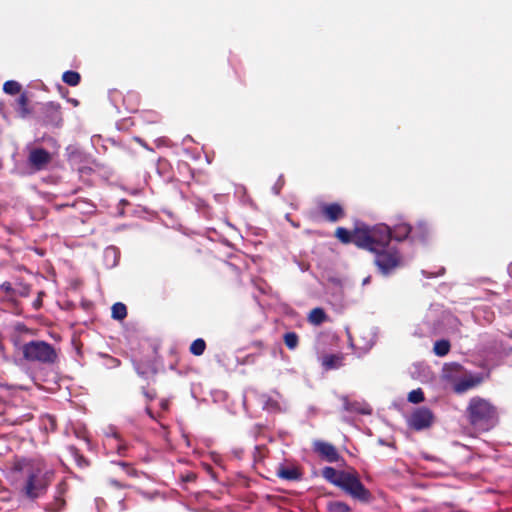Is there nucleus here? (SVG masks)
<instances>
[{
	"label": "nucleus",
	"mask_w": 512,
	"mask_h": 512,
	"mask_svg": "<svg viewBox=\"0 0 512 512\" xmlns=\"http://www.w3.org/2000/svg\"><path fill=\"white\" fill-rule=\"evenodd\" d=\"M451 345L448 340L441 339L435 342L433 351L437 356L443 357L450 351Z\"/></svg>",
	"instance_id": "bb28decb"
},
{
	"label": "nucleus",
	"mask_w": 512,
	"mask_h": 512,
	"mask_svg": "<svg viewBox=\"0 0 512 512\" xmlns=\"http://www.w3.org/2000/svg\"><path fill=\"white\" fill-rule=\"evenodd\" d=\"M374 254V265L382 276H390L404 265L402 253L395 246H388Z\"/></svg>",
	"instance_id": "39448f33"
},
{
	"label": "nucleus",
	"mask_w": 512,
	"mask_h": 512,
	"mask_svg": "<svg viewBox=\"0 0 512 512\" xmlns=\"http://www.w3.org/2000/svg\"><path fill=\"white\" fill-rule=\"evenodd\" d=\"M283 341H284L285 346L289 350L293 351L299 345V335L296 332H293V331L286 332L283 335Z\"/></svg>",
	"instance_id": "5701e85b"
},
{
	"label": "nucleus",
	"mask_w": 512,
	"mask_h": 512,
	"mask_svg": "<svg viewBox=\"0 0 512 512\" xmlns=\"http://www.w3.org/2000/svg\"><path fill=\"white\" fill-rule=\"evenodd\" d=\"M62 81L69 86H77L81 81V76L76 71L68 70L63 73Z\"/></svg>",
	"instance_id": "a878e982"
},
{
	"label": "nucleus",
	"mask_w": 512,
	"mask_h": 512,
	"mask_svg": "<svg viewBox=\"0 0 512 512\" xmlns=\"http://www.w3.org/2000/svg\"><path fill=\"white\" fill-rule=\"evenodd\" d=\"M18 104L21 108V111H22V115L25 116L29 113V110L27 108L28 106V97L26 96V94H21L20 97L18 98Z\"/></svg>",
	"instance_id": "e433bc0d"
},
{
	"label": "nucleus",
	"mask_w": 512,
	"mask_h": 512,
	"mask_svg": "<svg viewBox=\"0 0 512 512\" xmlns=\"http://www.w3.org/2000/svg\"><path fill=\"white\" fill-rule=\"evenodd\" d=\"M52 161V156L44 148H34L28 156V164L35 171L44 170Z\"/></svg>",
	"instance_id": "9d476101"
},
{
	"label": "nucleus",
	"mask_w": 512,
	"mask_h": 512,
	"mask_svg": "<svg viewBox=\"0 0 512 512\" xmlns=\"http://www.w3.org/2000/svg\"><path fill=\"white\" fill-rule=\"evenodd\" d=\"M392 230V239L402 242L406 240L413 233V226L408 223H399L395 225Z\"/></svg>",
	"instance_id": "f3484780"
},
{
	"label": "nucleus",
	"mask_w": 512,
	"mask_h": 512,
	"mask_svg": "<svg viewBox=\"0 0 512 512\" xmlns=\"http://www.w3.org/2000/svg\"><path fill=\"white\" fill-rule=\"evenodd\" d=\"M17 331L19 332H22V333H31L32 334V331L31 329H29L26 325L24 324H18L17 327H16Z\"/></svg>",
	"instance_id": "c03bdc74"
},
{
	"label": "nucleus",
	"mask_w": 512,
	"mask_h": 512,
	"mask_svg": "<svg viewBox=\"0 0 512 512\" xmlns=\"http://www.w3.org/2000/svg\"><path fill=\"white\" fill-rule=\"evenodd\" d=\"M313 451L323 460L334 463L341 457L336 447L323 440H315L312 444Z\"/></svg>",
	"instance_id": "1a4fd4ad"
},
{
	"label": "nucleus",
	"mask_w": 512,
	"mask_h": 512,
	"mask_svg": "<svg viewBox=\"0 0 512 512\" xmlns=\"http://www.w3.org/2000/svg\"><path fill=\"white\" fill-rule=\"evenodd\" d=\"M23 359L29 363L53 366L58 363L59 356L56 348L43 340H32L21 347Z\"/></svg>",
	"instance_id": "20e7f679"
},
{
	"label": "nucleus",
	"mask_w": 512,
	"mask_h": 512,
	"mask_svg": "<svg viewBox=\"0 0 512 512\" xmlns=\"http://www.w3.org/2000/svg\"><path fill=\"white\" fill-rule=\"evenodd\" d=\"M347 471L344 470H336L333 467L327 466L322 469V476L329 483L333 484L336 487L340 486L342 479L345 477Z\"/></svg>",
	"instance_id": "4468645a"
},
{
	"label": "nucleus",
	"mask_w": 512,
	"mask_h": 512,
	"mask_svg": "<svg viewBox=\"0 0 512 512\" xmlns=\"http://www.w3.org/2000/svg\"><path fill=\"white\" fill-rule=\"evenodd\" d=\"M3 91L10 95H16L21 91V85L17 81L9 80L4 83Z\"/></svg>",
	"instance_id": "7c9ffc66"
},
{
	"label": "nucleus",
	"mask_w": 512,
	"mask_h": 512,
	"mask_svg": "<svg viewBox=\"0 0 512 512\" xmlns=\"http://www.w3.org/2000/svg\"><path fill=\"white\" fill-rule=\"evenodd\" d=\"M196 478L197 476L193 472H188L180 476L181 481L184 483L195 482Z\"/></svg>",
	"instance_id": "58836bf2"
},
{
	"label": "nucleus",
	"mask_w": 512,
	"mask_h": 512,
	"mask_svg": "<svg viewBox=\"0 0 512 512\" xmlns=\"http://www.w3.org/2000/svg\"><path fill=\"white\" fill-rule=\"evenodd\" d=\"M338 488L360 503H370L373 500L372 493L363 485L358 472L354 469L347 471Z\"/></svg>",
	"instance_id": "423d86ee"
},
{
	"label": "nucleus",
	"mask_w": 512,
	"mask_h": 512,
	"mask_svg": "<svg viewBox=\"0 0 512 512\" xmlns=\"http://www.w3.org/2000/svg\"><path fill=\"white\" fill-rule=\"evenodd\" d=\"M424 399H425L424 393H423L422 389H420V388L412 390L408 394V401L411 403H414V404L421 403L424 401Z\"/></svg>",
	"instance_id": "473e14b6"
},
{
	"label": "nucleus",
	"mask_w": 512,
	"mask_h": 512,
	"mask_svg": "<svg viewBox=\"0 0 512 512\" xmlns=\"http://www.w3.org/2000/svg\"><path fill=\"white\" fill-rule=\"evenodd\" d=\"M368 282H369V277H368V278H366V279L363 281V283H364V284H366V283H368Z\"/></svg>",
	"instance_id": "3c124183"
},
{
	"label": "nucleus",
	"mask_w": 512,
	"mask_h": 512,
	"mask_svg": "<svg viewBox=\"0 0 512 512\" xmlns=\"http://www.w3.org/2000/svg\"><path fill=\"white\" fill-rule=\"evenodd\" d=\"M362 230L356 232V246L360 249L378 252L388 246L392 240V230L386 224L374 226L361 225Z\"/></svg>",
	"instance_id": "7ed1b4c3"
},
{
	"label": "nucleus",
	"mask_w": 512,
	"mask_h": 512,
	"mask_svg": "<svg viewBox=\"0 0 512 512\" xmlns=\"http://www.w3.org/2000/svg\"><path fill=\"white\" fill-rule=\"evenodd\" d=\"M510 269L512 270V265H511Z\"/></svg>",
	"instance_id": "864d4df0"
},
{
	"label": "nucleus",
	"mask_w": 512,
	"mask_h": 512,
	"mask_svg": "<svg viewBox=\"0 0 512 512\" xmlns=\"http://www.w3.org/2000/svg\"><path fill=\"white\" fill-rule=\"evenodd\" d=\"M48 419H49V421H50V423H51V425H52V428L54 429V428H55V426H56L54 417H52V416H48Z\"/></svg>",
	"instance_id": "de8ad7c7"
},
{
	"label": "nucleus",
	"mask_w": 512,
	"mask_h": 512,
	"mask_svg": "<svg viewBox=\"0 0 512 512\" xmlns=\"http://www.w3.org/2000/svg\"><path fill=\"white\" fill-rule=\"evenodd\" d=\"M276 475L284 480L299 481L303 477V472L296 466H279Z\"/></svg>",
	"instance_id": "ddd939ff"
},
{
	"label": "nucleus",
	"mask_w": 512,
	"mask_h": 512,
	"mask_svg": "<svg viewBox=\"0 0 512 512\" xmlns=\"http://www.w3.org/2000/svg\"><path fill=\"white\" fill-rule=\"evenodd\" d=\"M69 490V484L68 482L66 481V479H62L57 485H56V488H55V494L57 495H60V496H65V494L68 492Z\"/></svg>",
	"instance_id": "f704fd0d"
},
{
	"label": "nucleus",
	"mask_w": 512,
	"mask_h": 512,
	"mask_svg": "<svg viewBox=\"0 0 512 512\" xmlns=\"http://www.w3.org/2000/svg\"><path fill=\"white\" fill-rule=\"evenodd\" d=\"M283 184H284V179H283V177L281 176V177L278 179V181H277V183H276V185H275V187H274V189H275V193H276V194H279V193H280V189L282 188Z\"/></svg>",
	"instance_id": "79ce46f5"
},
{
	"label": "nucleus",
	"mask_w": 512,
	"mask_h": 512,
	"mask_svg": "<svg viewBox=\"0 0 512 512\" xmlns=\"http://www.w3.org/2000/svg\"><path fill=\"white\" fill-rule=\"evenodd\" d=\"M307 320L310 324L319 326L328 320V315L323 308L316 307L309 312Z\"/></svg>",
	"instance_id": "6ab92c4d"
},
{
	"label": "nucleus",
	"mask_w": 512,
	"mask_h": 512,
	"mask_svg": "<svg viewBox=\"0 0 512 512\" xmlns=\"http://www.w3.org/2000/svg\"><path fill=\"white\" fill-rule=\"evenodd\" d=\"M127 445L126 444H119L116 448L117 450V453L121 456H125L126 455V451H127Z\"/></svg>",
	"instance_id": "a19ab883"
},
{
	"label": "nucleus",
	"mask_w": 512,
	"mask_h": 512,
	"mask_svg": "<svg viewBox=\"0 0 512 512\" xmlns=\"http://www.w3.org/2000/svg\"><path fill=\"white\" fill-rule=\"evenodd\" d=\"M145 412L147 413V415H148L151 419H155L154 414H153V412L151 411V409H150L149 405H147V406H146V408H145Z\"/></svg>",
	"instance_id": "49530a36"
},
{
	"label": "nucleus",
	"mask_w": 512,
	"mask_h": 512,
	"mask_svg": "<svg viewBox=\"0 0 512 512\" xmlns=\"http://www.w3.org/2000/svg\"><path fill=\"white\" fill-rule=\"evenodd\" d=\"M510 337L512 338V333L510 334Z\"/></svg>",
	"instance_id": "603ef678"
},
{
	"label": "nucleus",
	"mask_w": 512,
	"mask_h": 512,
	"mask_svg": "<svg viewBox=\"0 0 512 512\" xmlns=\"http://www.w3.org/2000/svg\"><path fill=\"white\" fill-rule=\"evenodd\" d=\"M141 392L148 402L153 401L157 397V392L155 389H147L146 387H142Z\"/></svg>",
	"instance_id": "4c0bfd02"
},
{
	"label": "nucleus",
	"mask_w": 512,
	"mask_h": 512,
	"mask_svg": "<svg viewBox=\"0 0 512 512\" xmlns=\"http://www.w3.org/2000/svg\"><path fill=\"white\" fill-rule=\"evenodd\" d=\"M427 231V224L425 222H419L416 226L413 227L412 239L424 238L427 234Z\"/></svg>",
	"instance_id": "2f4dec72"
},
{
	"label": "nucleus",
	"mask_w": 512,
	"mask_h": 512,
	"mask_svg": "<svg viewBox=\"0 0 512 512\" xmlns=\"http://www.w3.org/2000/svg\"><path fill=\"white\" fill-rule=\"evenodd\" d=\"M67 449L79 468H86L89 466V460L80 452V450L77 447L71 445L68 446Z\"/></svg>",
	"instance_id": "412c9836"
},
{
	"label": "nucleus",
	"mask_w": 512,
	"mask_h": 512,
	"mask_svg": "<svg viewBox=\"0 0 512 512\" xmlns=\"http://www.w3.org/2000/svg\"><path fill=\"white\" fill-rule=\"evenodd\" d=\"M283 184H284V179H283V177L281 176V177L278 179V181H277V183H276V185H275V187H274V189H275V193H276V194H279V193H280V189L282 188Z\"/></svg>",
	"instance_id": "37998d69"
},
{
	"label": "nucleus",
	"mask_w": 512,
	"mask_h": 512,
	"mask_svg": "<svg viewBox=\"0 0 512 512\" xmlns=\"http://www.w3.org/2000/svg\"><path fill=\"white\" fill-rule=\"evenodd\" d=\"M328 512H351L350 506L342 501H330L327 503Z\"/></svg>",
	"instance_id": "c756f323"
},
{
	"label": "nucleus",
	"mask_w": 512,
	"mask_h": 512,
	"mask_svg": "<svg viewBox=\"0 0 512 512\" xmlns=\"http://www.w3.org/2000/svg\"><path fill=\"white\" fill-rule=\"evenodd\" d=\"M111 316L113 319L119 320V321L125 319L127 316V308H126L125 304H123L121 302H117V303L113 304L112 308H111Z\"/></svg>",
	"instance_id": "393cba45"
},
{
	"label": "nucleus",
	"mask_w": 512,
	"mask_h": 512,
	"mask_svg": "<svg viewBox=\"0 0 512 512\" xmlns=\"http://www.w3.org/2000/svg\"><path fill=\"white\" fill-rule=\"evenodd\" d=\"M16 469H22L24 480L21 493L29 500L34 501L44 496L55 478L54 469L48 467L43 459H33L16 465Z\"/></svg>",
	"instance_id": "f257e3e1"
},
{
	"label": "nucleus",
	"mask_w": 512,
	"mask_h": 512,
	"mask_svg": "<svg viewBox=\"0 0 512 512\" xmlns=\"http://www.w3.org/2000/svg\"><path fill=\"white\" fill-rule=\"evenodd\" d=\"M109 253H115V250L113 248L107 249L106 254H109Z\"/></svg>",
	"instance_id": "8fccbe9b"
},
{
	"label": "nucleus",
	"mask_w": 512,
	"mask_h": 512,
	"mask_svg": "<svg viewBox=\"0 0 512 512\" xmlns=\"http://www.w3.org/2000/svg\"><path fill=\"white\" fill-rule=\"evenodd\" d=\"M321 217L328 222L335 223L343 219L346 215L343 206L340 203L322 202L318 206Z\"/></svg>",
	"instance_id": "6e6552de"
},
{
	"label": "nucleus",
	"mask_w": 512,
	"mask_h": 512,
	"mask_svg": "<svg viewBox=\"0 0 512 512\" xmlns=\"http://www.w3.org/2000/svg\"><path fill=\"white\" fill-rule=\"evenodd\" d=\"M44 123L53 127H61L63 123L59 103L49 102L44 106Z\"/></svg>",
	"instance_id": "9b49d317"
},
{
	"label": "nucleus",
	"mask_w": 512,
	"mask_h": 512,
	"mask_svg": "<svg viewBox=\"0 0 512 512\" xmlns=\"http://www.w3.org/2000/svg\"><path fill=\"white\" fill-rule=\"evenodd\" d=\"M32 419V415L30 413L23 414L19 417H10L9 414L6 416V420L12 425H21L25 422H28Z\"/></svg>",
	"instance_id": "72a5a7b5"
},
{
	"label": "nucleus",
	"mask_w": 512,
	"mask_h": 512,
	"mask_svg": "<svg viewBox=\"0 0 512 512\" xmlns=\"http://www.w3.org/2000/svg\"><path fill=\"white\" fill-rule=\"evenodd\" d=\"M160 406H161V408H162L163 410H165V411H166V410H168V408H169V402H168V400H166V399L161 400V402H160Z\"/></svg>",
	"instance_id": "a18cd8bd"
},
{
	"label": "nucleus",
	"mask_w": 512,
	"mask_h": 512,
	"mask_svg": "<svg viewBox=\"0 0 512 512\" xmlns=\"http://www.w3.org/2000/svg\"><path fill=\"white\" fill-rule=\"evenodd\" d=\"M362 230L361 225L356 226L352 231L344 227L335 230V237L343 244L353 243L356 246V232Z\"/></svg>",
	"instance_id": "dca6fc26"
},
{
	"label": "nucleus",
	"mask_w": 512,
	"mask_h": 512,
	"mask_svg": "<svg viewBox=\"0 0 512 512\" xmlns=\"http://www.w3.org/2000/svg\"><path fill=\"white\" fill-rule=\"evenodd\" d=\"M465 413L469 424L478 431H489L499 422L498 407L480 396L469 400Z\"/></svg>",
	"instance_id": "f03ea898"
},
{
	"label": "nucleus",
	"mask_w": 512,
	"mask_h": 512,
	"mask_svg": "<svg viewBox=\"0 0 512 512\" xmlns=\"http://www.w3.org/2000/svg\"><path fill=\"white\" fill-rule=\"evenodd\" d=\"M106 485L107 489L111 492L113 490H123L132 488L130 484L115 478H108L106 481Z\"/></svg>",
	"instance_id": "c85d7f7f"
},
{
	"label": "nucleus",
	"mask_w": 512,
	"mask_h": 512,
	"mask_svg": "<svg viewBox=\"0 0 512 512\" xmlns=\"http://www.w3.org/2000/svg\"><path fill=\"white\" fill-rule=\"evenodd\" d=\"M343 403V408L347 412L359 413L362 415L370 414L371 410L365 407L362 403L358 401H350L347 396H343L341 398Z\"/></svg>",
	"instance_id": "a211bd4d"
},
{
	"label": "nucleus",
	"mask_w": 512,
	"mask_h": 512,
	"mask_svg": "<svg viewBox=\"0 0 512 512\" xmlns=\"http://www.w3.org/2000/svg\"><path fill=\"white\" fill-rule=\"evenodd\" d=\"M345 355L343 353L326 354L321 359V365L324 370H334L344 365Z\"/></svg>",
	"instance_id": "f8f14e48"
},
{
	"label": "nucleus",
	"mask_w": 512,
	"mask_h": 512,
	"mask_svg": "<svg viewBox=\"0 0 512 512\" xmlns=\"http://www.w3.org/2000/svg\"><path fill=\"white\" fill-rule=\"evenodd\" d=\"M65 506V498L63 496L55 494L53 501L47 504L45 509L47 512H60L61 510L64 509Z\"/></svg>",
	"instance_id": "4be33fe9"
},
{
	"label": "nucleus",
	"mask_w": 512,
	"mask_h": 512,
	"mask_svg": "<svg viewBox=\"0 0 512 512\" xmlns=\"http://www.w3.org/2000/svg\"><path fill=\"white\" fill-rule=\"evenodd\" d=\"M0 290L9 297H14V283L5 281L0 285Z\"/></svg>",
	"instance_id": "c9c22d12"
},
{
	"label": "nucleus",
	"mask_w": 512,
	"mask_h": 512,
	"mask_svg": "<svg viewBox=\"0 0 512 512\" xmlns=\"http://www.w3.org/2000/svg\"><path fill=\"white\" fill-rule=\"evenodd\" d=\"M44 292H39L38 297L33 301L32 305L35 310H38L42 307V296Z\"/></svg>",
	"instance_id": "ea45409f"
},
{
	"label": "nucleus",
	"mask_w": 512,
	"mask_h": 512,
	"mask_svg": "<svg viewBox=\"0 0 512 512\" xmlns=\"http://www.w3.org/2000/svg\"><path fill=\"white\" fill-rule=\"evenodd\" d=\"M112 359V362L115 366H119L120 365V361L116 358H111Z\"/></svg>",
	"instance_id": "09e8293b"
},
{
	"label": "nucleus",
	"mask_w": 512,
	"mask_h": 512,
	"mask_svg": "<svg viewBox=\"0 0 512 512\" xmlns=\"http://www.w3.org/2000/svg\"><path fill=\"white\" fill-rule=\"evenodd\" d=\"M434 420V415L429 408L421 407L416 409L409 418V426L416 431L429 428Z\"/></svg>",
	"instance_id": "0eeeda50"
},
{
	"label": "nucleus",
	"mask_w": 512,
	"mask_h": 512,
	"mask_svg": "<svg viewBox=\"0 0 512 512\" xmlns=\"http://www.w3.org/2000/svg\"><path fill=\"white\" fill-rule=\"evenodd\" d=\"M113 465L120 467L123 472L130 478L138 479L141 476H146V473L143 471L137 470L133 464L125 461H116L112 462Z\"/></svg>",
	"instance_id": "aec40b11"
},
{
	"label": "nucleus",
	"mask_w": 512,
	"mask_h": 512,
	"mask_svg": "<svg viewBox=\"0 0 512 512\" xmlns=\"http://www.w3.org/2000/svg\"><path fill=\"white\" fill-rule=\"evenodd\" d=\"M480 382L481 379L479 377H464L454 383L453 389L456 393L461 394L476 387L477 385L480 384Z\"/></svg>",
	"instance_id": "2eb2a0df"
},
{
	"label": "nucleus",
	"mask_w": 512,
	"mask_h": 512,
	"mask_svg": "<svg viewBox=\"0 0 512 512\" xmlns=\"http://www.w3.org/2000/svg\"><path fill=\"white\" fill-rule=\"evenodd\" d=\"M31 292V286L23 281L14 282V297H28Z\"/></svg>",
	"instance_id": "b1692460"
},
{
	"label": "nucleus",
	"mask_w": 512,
	"mask_h": 512,
	"mask_svg": "<svg viewBox=\"0 0 512 512\" xmlns=\"http://www.w3.org/2000/svg\"><path fill=\"white\" fill-rule=\"evenodd\" d=\"M206 349V342L202 338H197L194 340L190 347L189 351L194 356H201L205 352Z\"/></svg>",
	"instance_id": "cd10ccee"
}]
</instances>
